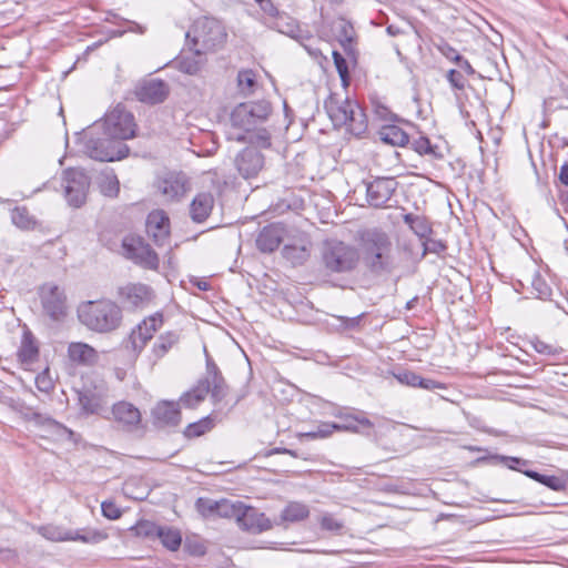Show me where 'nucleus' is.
Listing matches in <instances>:
<instances>
[{
  "label": "nucleus",
  "instance_id": "f257e3e1",
  "mask_svg": "<svg viewBox=\"0 0 568 568\" xmlns=\"http://www.w3.org/2000/svg\"><path fill=\"white\" fill-rule=\"evenodd\" d=\"M359 240L364 264L373 274H388L395 268L393 244L385 232L366 230L361 233Z\"/></svg>",
  "mask_w": 568,
  "mask_h": 568
},
{
  "label": "nucleus",
  "instance_id": "f03ea898",
  "mask_svg": "<svg viewBox=\"0 0 568 568\" xmlns=\"http://www.w3.org/2000/svg\"><path fill=\"white\" fill-rule=\"evenodd\" d=\"M186 39L190 41L194 54L202 57L222 49L226 43L227 32L220 20L201 17L186 32Z\"/></svg>",
  "mask_w": 568,
  "mask_h": 568
},
{
  "label": "nucleus",
  "instance_id": "7ed1b4c3",
  "mask_svg": "<svg viewBox=\"0 0 568 568\" xmlns=\"http://www.w3.org/2000/svg\"><path fill=\"white\" fill-rule=\"evenodd\" d=\"M207 394L211 395L214 405H219L227 394L225 379L216 364L211 359L206 362L204 378L200 379L191 390L181 396L180 403L185 407L192 408L203 402Z\"/></svg>",
  "mask_w": 568,
  "mask_h": 568
},
{
  "label": "nucleus",
  "instance_id": "20e7f679",
  "mask_svg": "<svg viewBox=\"0 0 568 568\" xmlns=\"http://www.w3.org/2000/svg\"><path fill=\"white\" fill-rule=\"evenodd\" d=\"M324 106L335 126H346L357 136L366 131V115L356 102L332 94Z\"/></svg>",
  "mask_w": 568,
  "mask_h": 568
},
{
  "label": "nucleus",
  "instance_id": "39448f33",
  "mask_svg": "<svg viewBox=\"0 0 568 568\" xmlns=\"http://www.w3.org/2000/svg\"><path fill=\"white\" fill-rule=\"evenodd\" d=\"M83 152L97 161L113 162L129 154V146L106 135L100 126H93L83 134Z\"/></svg>",
  "mask_w": 568,
  "mask_h": 568
},
{
  "label": "nucleus",
  "instance_id": "423d86ee",
  "mask_svg": "<svg viewBox=\"0 0 568 568\" xmlns=\"http://www.w3.org/2000/svg\"><path fill=\"white\" fill-rule=\"evenodd\" d=\"M358 250L343 241L327 240L321 248V262L327 273L353 272L359 263Z\"/></svg>",
  "mask_w": 568,
  "mask_h": 568
},
{
  "label": "nucleus",
  "instance_id": "0eeeda50",
  "mask_svg": "<svg viewBox=\"0 0 568 568\" xmlns=\"http://www.w3.org/2000/svg\"><path fill=\"white\" fill-rule=\"evenodd\" d=\"M271 111V104L265 100L240 103L231 113V125L233 129L243 130V133L250 132L263 123Z\"/></svg>",
  "mask_w": 568,
  "mask_h": 568
},
{
  "label": "nucleus",
  "instance_id": "6e6552de",
  "mask_svg": "<svg viewBox=\"0 0 568 568\" xmlns=\"http://www.w3.org/2000/svg\"><path fill=\"white\" fill-rule=\"evenodd\" d=\"M106 135L114 138L116 141L123 142L124 140L132 139L135 135L136 124L134 116L131 112L126 111L121 104H118L113 110L108 112L104 116L103 124L100 126Z\"/></svg>",
  "mask_w": 568,
  "mask_h": 568
},
{
  "label": "nucleus",
  "instance_id": "1a4fd4ad",
  "mask_svg": "<svg viewBox=\"0 0 568 568\" xmlns=\"http://www.w3.org/2000/svg\"><path fill=\"white\" fill-rule=\"evenodd\" d=\"M43 313L51 320H60L68 315V300L62 286L54 282L43 283L38 288Z\"/></svg>",
  "mask_w": 568,
  "mask_h": 568
},
{
  "label": "nucleus",
  "instance_id": "9d476101",
  "mask_svg": "<svg viewBox=\"0 0 568 568\" xmlns=\"http://www.w3.org/2000/svg\"><path fill=\"white\" fill-rule=\"evenodd\" d=\"M62 186L64 197L70 206L78 209L85 203L90 186V180L83 171H65L63 175Z\"/></svg>",
  "mask_w": 568,
  "mask_h": 568
},
{
  "label": "nucleus",
  "instance_id": "9b49d317",
  "mask_svg": "<svg viewBox=\"0 0 568 568\" xmlns=\"http://www.w3.org/2000/svg\"><path fill=\"white\" fill-rule=\"evenodd\" d=\"M122 254L134 263L148 268H156L159 265L156 253L139 237H124Z\"/></svg>",
  "mask_w": 568,
  "mask_h": 568
},
{
  "label": "nucleus",
  "instance_id": "f8f14e48",
  "mask_svg": "<svg viewBox=\"0 0 568 568\" xmlns=\"http://www.w3.org/2000/svg\"><path fill=\"white\" fill-rule=\"evenodd\" d=\"M79 320H119L120 307L111 300L85 301L77 308Z\"/></svg>",
  "mask_w": 568,
  "mask_h": 568
},
{
  "label": "nucleus",
  "instance_id": "ddd939ff",
  "mask_svg": "<svg viewBox=\"0 0 568 568\" xmlns=\"http://www.w3.org/2000/svg\"><path fill=\"white\" fill-rule=\"evenodd\" d=\"M397 181L393 178H376L366 183V201L376 209L385 207L397 189Z\"/></svg>",
  "mask_w": 568,
  "mask_h": 568
},
{
  "label": "nucleus",
  "instance_id": "4468645a",
  "mask_svg": "<svg viewBox=\"0 0 568 568\" xmlns=\"http://www.w3.org/2000/svg\"><path fill=\"white\" fill-rule=\"evenodd\" d=\"M169 84L161 79H145L139 82L134 89L135 98L146 104L162 103L169 95Z\"/></svg>",
  "mask_w": 568,
  "mask_h": 568
},
{
  "label": "nucleus",
  "instance_id": "2eb2a0df",
  "mask_svg": "<svg viewBox=\"0 0 568 568\" xmlns=\"http://www.w3.org/2000/svg\"><path fill=\"white\" fill-rule=\"evenodd\" d=\"M236 524L241 529L252 534H260L272 528V523L264 513L244 503L240 509Z\"/></svg>",
  "mask_w": 568,
  "mask_h": 568
},
{
  "label": "nucleus",
  "instance_id": "dca6fc26",
  "mask_svg": "<svg viewBox=\"0 0 568 568\" xmlns=\"http://www.w3.org/2000/svg\"><path fill=\"white\" fill-rule=\"evenodd\" d=\"M235 166L243 179L255 178L264 166V156L255 148H245L236 155Z\"/></svg>",
  "mask_w": 568,
  "mask_h": 568
},
{
  "label": "nucleus",
  "instance_id": "f3484780",
  "mask_svg": "<svg viewBox=\"0 0 568 568\" xmlns=\"http://www.w3.org/2000/svg\"><path fill=\"white\" fill-rule=\"evenodd\" d=\"M158 190L168 201L180 200L190 190V182L183 173H170L159 180Z\"/></svg>",
  "mask_w": 568,
  "mask_h": 568
},
{
  "label": "nucleus",
  "instance_id": "a211bd4d",
  "mask_svg": "<svg viewBox=\"0 0 568 568\" xmlns=\"http://www.w3.org/2000/svg\"><path fill=\"white\" fill-rule=\"evenodd\" d=\"M122 302L129 307H143L153 297L152 290L141 283H129L119 288Z\"/></svg>",
  "mask_w": 568,
  "mask_h": 568
},
{
  "label": "nucleus",
  "instance_id": "6ab92c4d",
  "mask_svg": "<svg viewBox=\"0 0 568 568\" xmlns=\"http://www.w3.org/2000/svg\"><path fill=\"white\" fill-rule=\"evenodd\" d=\"M38 532L41 536H43L45 539L51 540V541H64V540L77 541V540H80L83 542H89V541H99V540L105 538V536H103L100 532H94V534H92V536L89 537L85 535H81L79 532L63 530L62 528H60L58 526H53V525L40 526L38 528Z\"/></svg>",
  "mask_w": 568,
  "mask_h": 568
},
{
  "label": "nucleus",
  "instance_id": "aec40b11",
  "mask_svg": "<svg viewBox=\"0 0 568 568\" xmlns=\"http://www.w3.org/2000/svg\"><path fill=\"white\" fill-rule=\"evenodd\" d=\"M146 232L156 244H163L170 233V220L162 210H154L146 219Z\"/></svg>",
  "mask_w": 568,
  "mask_h": 568
},
{
  "label": "nucleus",
  "instance_id": "412c9836",
  "mask_svg": "<svg viewBox=\"0 0 568 568\" xmlns=\"http://www.w3.org/2000/svg\"><path fill=\"white\" fill-rule=\"evenodd\" d=\"M341 423H336V430L338 432H352L369 435L373 429V423L365 417L364 413L357 415L353 414H339Z\"/></svg>",
  "mask_w": 568,
  "mask_h": 568
},
{
  "label": "nucleus",
  "instance_id": "4be33fe9",
  "mask_svg": "<svg viewBox=\"0 0 568 568\" xmlns=\"http://www.w3.org/2000/svg\"><path fill=\"white\" fill-rule=\"evenodd\" d=\"M69 359L82 366H92L98 362V353L90 345L81 342H73L68 347Z\"/></svg>",
  "mask_w": 568,
  "mask_h": 568
},
{
  "label": "nucleus",
  "instance_id": "5701e85b",
  "mask_svg": "<svg viewBox=\"0 0 568 568\" xmlns=\"http://www.w3.org/2000/svg\"><path fill=\"white\" fill-rule=\"evenodd\" d=\"M283 236V229L277 224H271L265 226L256 239V245L260 251L264 253H271L275 251Z\"/></svg>",
  "mask_w": 568,
  "mask_h": 568
},
{
  "label": "nucleus",
  "instance_id": "b1692460",
  "mask_svg": "<svg viewBox=\"0 0 568 568\" xmlns=\"http://www.w3.org/2000/svg\"><path fill=\"white\" fill-rule=\"evenodd\" d=\"M214 206V197L210 192L199 193L190 205L191 219L196 223L204 222Z\"/></svg>",
  "mask_w": 568,
  "mask_h": 568
},
{
  "label": "nucleus",
  "instance_id": "393cba45",
  "mask_svg": "<svg viewBox=\"0 0 568 568\" xmlns=\"http://www.w3.org/2000/svg\"><path fill=\"white\" fill-rule=\"evenodd\" d=\"M114 419L123 426H135L141 420L140 410L128 402H120L112 408Z\"/></svg>",
  "mask_w": 568,
  "mask_h": 568
},
{
  "label": "nucleus",
  "instance_id": "a878e982",
  "mask_svg": "<svg viewBox=\"0 0 568 568\" xmlns=\"http://www.w3.org/2000/svg\"><path fill=\"white\" fill-rule=\"evenodd\" d=\"M154 418L166 425H178L181 419L179 403L162 402L159 403L153 409Z\"/></svg>",
  "mask_w": 568,
  "mask_h": 568
},
{
  "label": "nucleus",
  "instance_id": "bb28decb",
  "mask_svg": "<svg viewBox=\"0 0 568 568\" xmlns=\"http://www.w3.org/2000/svg\"><path fill=\"white\" fill-rule=\"evenodd\" d=\"M23 335L19 349V358L22 363H33L39 355V347L29 327L23 324Z\"/></svg>",
  "mask_w": 568,
  "mask_h": 568
},
{
  "label": "nucleus",
  "instance_id": "cd10ccee",
  "mask_svg": "<svg viewBox=\"0 0 568 568\" xmlns=\"http://www.w3.org/2000/svg\"><path fill=\"white\" fill-rule=\"evenodd\" d=\"M379 140L392 146H404L409 142L408 134L398 125H384L378 131Z\"/></svg>",
  "mask_w": 568,
  "mask_h": 568
},
{
  "label": "nucleus",
  "instance_id": "c85d7f7f",
  "mask_svg": "<svg viewBox=\"0 0 568 568\" xmlns=\"http://www.w3.org/2000/svg\"><path fill=\"white\" fill-rule=\"evenodd\" d=\"M155 331V322H140L129 336L133 349L141 351Z\"/></svg>",
  "mask_w": 568,
  "mask_h": 568
},
{
  "label": "nucleus",
  "instance_id": "c756f323",
  "mask_svg": "<svg viewBox=\"0 0 568 568\" xmlns=\"http://www.w3.org/2000/svg\"><path fill=\"white\" fill-rule=\"evenodd\" d=\"M230 139L237 142H245L260 148L271 146V135L266 129L252 130L246 133H230Z\"/></svg>",
  "mask_w": 568,
  "mask_h": 568
},
{
  "label": "nucleus",
  "instance_id": "7c9ffc66",
  "mask_svg": "<svg viewBox=\"0 0 568 568\" xmlns=\"http://www.w3.org/2000/svg\"><path fill=\"white\" fill-rule=\"evenodd\" d=\"M100 192L108 197H116L120 192V182L112 170L102 171L97 178Z\"/></svg>",
  "mask_w": 568,
  "mask_h": 568
},
{
  "label": "nucleus",
  "instance_id": "2f4dec72",
  "mask_svg": "<svg viewBox=\"0 0 568 568\" xmlns=\"http://www.w3.org/2000/svg\"><path fill=\"white\" fill-rule=\"evenodd\" d=\"M521 473L526 475L528 478L538 481L555 491H565L568 486V481L562 477L554 475H542L536 470L529 469L521 470Z\"/></svg>",
  "mask_w": 568,
  "mask_h": 568
},
{
  "label": "nucleus",
  "instance_id": "473e14b6",
  "mask_svg": "<svg viewBox=\"0 0 568 568\" xmlns=\"http://www.w3.org/2000/svg\"><path fill=\"white\" fill-rule=\"evenodd\" d=\"M310 515L308 507L300 501H291L281 513V523H297L306 519Z\"/></svg>",
  "mask_w": 568,
  "mask_h": 568
},
{
  "label": "nucleus",
  "instance_id": "72a5a7b5",
  "mask_svg": "<svg viewBox=\"0 0 568 568\" xmlns=\"http://www.w3.org/2000/svg\"><path fill=\"white\" fill-rule=\"evenodd\" d=\"M403 220L418 237L427 239L432 234V226L425 216L407 213Z\"/></svg>",
  "mask_w": 568,
  "mask_h": 568
},
{
  "label": "nucleus",
  "instance_id": "f704fd0d",
  "mask_svg": "<svg viewBox=\"0 0 568 568\" xmlns=\"http://www.w3.org/2000/svg\"><path fill=\"white\" fill-rule=\"evenodd\" d=\"M396 378L398 379V382L400 384L412 386V387H420V388H425V389H433V388L440 387V385L438 383H436L435 381L423 378L422 376H419L413 372H409V371L398 373L396 375Z\"/></svg>",
  "mask_w": 568,
  "mask_h": 568
},
{
  "label": "nucleus",
  "instance_id": "c9c22d12",
  "mask_svg": "<svg viewBox=\"0 0 568 568\" xmlns=\"http://www.w3.org/2000/svg\"><path fill=\"white\" fill-rule=\"evenodd\" d=\"M237 89L243 95H250L255 91L257 85L256 74L253 70H241L236 77Z\"/></svg>",
  "mask_w": 568,
  "mask_h": 568
},
{
  "label": "nucleus",
  "instance_id": "e433bc0d",
  "mask_svg": "<svg viewBox=\"0 0 568 568\" xmlns=\"http://www.w3.org/2000/svg\"><path fill=\"white\" fill-rule=\"evenodd\" d=\"M283 257L292 265H300L308 257V251L301 245H285L282 250Z\"/></svg>",
  "mask_w": 568,
  "mask_h": 568
},
{
  "label": "nucleus",
  "instance_id": "4c0bfd02",
  "mask_svg": "<svg viewBox=\"0 0 568 568\" xmlns=\"http://www.w3.org/2000/svg\"><path fill=\"white\" fill-rule=\"evenodd\" d=\"M242 505H243V503L239 501V500H236V501H233L230 499L217 500V505H215L216 506V511H215L216 515L215 516H219L222 518H233L236 520Z\"/></svg>",
  "mask_w": 568,
  "mask_h": 568
},
{
  "label": "nucleus",
  "instance_id": "58836bf2",
  "mask_svg": "<svg viewBox=\"0 0 568 568\" xmlns=\"http://www.w3.org/2000/svg\"><path fill=\"white\" fill-rule=\"evenodd\" d=\"M158 537L162 544L170 550H176L182 541L181 534L173 528L160 527L158 529Z\"/></svg>",
  "mask_w": 568,
  "mask_h": 568
},
{
  "label": "nucleus",
  "instance_id": "ea45409f",
  "mask_svg": "<svg viewBox=\"0 0 568 568\" xmlns=\"http://www.w3.org/2000/svg\"><path fill=\"white\" fill-rule=\"evenodd\" d=\"M318 524L323 530L339 535L344 529V523L329 513H322Z\"/></svg>",
  "mask_w": 568,
  "mask_h": 568
},
{
  "label": "nucleus",
  "instance_id": "a19ab883",
  "mask_svg": "<svg viewBox=\"0 0 568 568\" xmlns=\"http://www.w3.org/2000/svg\"><path fill=\"white\" fill-rule=\"evenodd\" d=\"M11 220L20 229H31L36 224L33 216L24 206L16 207L11 213Z\"/></svg>",
  "mask_w": 568,
  "mask_h": 568
},
{
  "label": "nucleus",
  "instance_id": "79ce46f5",
  "mask_svg": "<svg viewBox=\"0 0 568 568\" xmlns=\"http://www.w3.org/2000/svg\"><path fill=\"white\" fill-rule=\"evenodd\" d=\"M412 148L419 155H430L434 159H440L443 155L437 151L436 146L430 144L427 138L420 136L412 142Z\"/></svg>",
  "mask_w": 568,
  "mask_h": 568
},
{
  "label": "nucleus",
  "instance_id": "37998d69",
  "mask_svg": "<svg viewBox=\"0 0 568 568\" xmlns=\"http://www.w3.org/2000/svg\"><path fill=\"white\" fill-rule=\"evenodd\" d=\"M529 281L536 297L544 300L550 296L551 290L538 272H535Z\"/></svg>",
  "mask_w": 568,
  "mask_h": 568
},
{
  "label": "nucleus",
  "instance_id": "c03bdc74",
  "mask_svg": "<svg viewBox=\"0 0 568 568\" xmlns=\"http://www.w3.org/2000/svg\"><path fill=\"white\" fill-rule=\"evenodd\" d=\"M212 420L209 417H206L196 423L187 425V427L184 430V435L189 438L199 437L209 432L212 428Z\"/></svg>",
  "mask_w": 568,
  "mask_h": 568
},
{
  "label": "nucleus",
  "instance_id": "a18cd8bd",
  "mask_svg": "<svg viewBox=\"0 0 568 568\" xmlns=\"http://www.w3.org/2000/svg\"><path fill=\"white\" fill-rule=\"evenodd\" d=\"M353 36V27L347 22L342 21L338 28V41L345 51H349L352 49Z\"/></svg>",
  "mask_w": 568,
  "mask_h": 568
},
{
  "label": "nucleus",
  "instance_id": "49530a36",
  "mask_svg": "<svg viewBox=\"0 0 568 568\" xmlns=\"http://www.w3.org/2000/svg\"><path fill=\"white\" fill-rule=\"evenodd\" d=\"M203 67V60H196V59H190V58H183L179 62V69L180 71L190 74L195 75L197 74Z\"/></svg>",
  "mask_w": 568,
  "mask_h": 568
},
{
  "label": "nucleus",
  "instance_id": "de8ad7c7",
  "mask_svg": "<svg viewBox=\"0 0 568 568\" xmlns=\"http://www.w3.org/2000/svg\"><path fill=\"white\" fill-rule=\"evenodd\" d=\"M334 430H336V423H322L315 430L305 433L304 436L311 439L326 438L331 436Z\"/></svg>",
  "mask_w": 568,
  "mask_h": 568
},
{
  "label": "nucleus",
  "instance_id": "09e8293b",
  "mask_svg": "<svg viewBox=\"0 0 568 568\" xmlns=\"http://www.w3.org/2000/svg\"><path fill=\"white\" fill-rule=\"evenodd\" d=\"M332 54H333V59H334V64H335L336 70L341 77V80L344 85H347L348 80H349L347 62L339 52L333 51Z\"/></svg>",
  "mask_w": 568,
  "mask_h": 568
},
{
  "label": "nucleus",
  "instance_id": "8fccbe9b",
  "mask_svg": "<svg viewBox=\"0 0 568 568\" xmlns=\"http://www.w3.org/2000/svg\"><path fill=\"white\" fill-rule=\"evenodd\" d=\"M217 500L210 498H199L196 500V509L203 516H215Z\"/></svg>",
  "mask_w": 568,
  "mask_h": 568
},
{
  "label": "nucleus",
  "instance_id": "3c124183",
  "mask_svg": "<svg viewBox=\"0 0 568 568\" xmlns=\"http://www.w3.org/2000/svg\"><path fill=\"white\" fill-rule=\"evenodd\" d=\"M87 327L97 333H110L118 328V322H85Z\"/></svg>",
  "mask_w": 568,
  "mask_h": 568
},
{
  "label": "nucleus",
  "instance_id": "603ef678",
  "mask_svg": "<svg viewBox=\"0 0 568 568\" xmlns=\"http://www.w3.org/2000/svg\"><path fill=\"white\" fill-rule=\"evenodd\" d=\"M446 79L454 89L459 91L465 89L466 80L459 71L450 69L446 74Z\"/></svg>",
  "mask_w": 568,
  "mask_h": 568
},
{
  "label": "nucleus",
  "instance_id": "864d4df0",
  "mask_svg": "<svg viewBox=\"0 0 568 568\" xmlns=\"http://www.w3.org/2000/svg\"><path fill=\"white\" fill-rule=\"evenodd\" d=\"M102 514L108 519H118L121 517V510L112 501H103L101 504Z\"/></svg>",
  "mask_w": 568,
  "mask_h": 568
},
{
  "label": "nucleus",
  "instance_id": "5fc2aeb1",
  "mask_svg": "<svg viewBox=\"0 0 568 568\" xmlns=\"http://www.w3.org/2000/svg\"><path fill=\"white\" fill-rule=\"evenodd\" d=\"M160 527L155 526L154 524L150 521H142L138 524L136 526V534L141 536H151L156 535L158 536V529Z\"/></svg>",
  "mask_w": 568,
  "mask_h": 568
},
{
  "label": "nucleus",
  "instance_id": "6e6d98bb",
  "mask_svg": "<svg viewBox=\"0 0 568 568\" xmlns=\"http://www.w3.org/2000/svg\"><path fill=\"white\" fill-rule=\"evenodd\" d=\"M440 53L449 61L457 63L460 61V55L456 49L450 47L449 44H443L439 48Z\"/></svg>",
  "mask_w": 568,
  "mask_h": 568
},
{
  "label": "nucleus",
  "instance_id": "4d7b16f0",
  "mask_svg": "<svg viewBox=\"0 0 568 568\" xmlns=\"http://www.w3.org/2000/svg\"><path fill=\"white\" fill-rule=\"evenodd\" d=\"M80 402L82 404L83 409L91 414L97 413L99 409L98 402L92 400L85 395L80 397Z\"/></svg>",
  "mask_w": 568,
  "mask_h": 568
},
{
  "label": "nucleus",
  "instance_id": "13d9d810",
  "mask_svg": "<svg viewBox=\"0 0 568 568\" xmlns=\"http://www.w3.org/2000/svg\"><path fill=\"white\" fill-rule=\"evenodd\" d=\"M176 341L178 336L175 334H170L168 338H161V342L156 347L161 349V354H164Z\"/></svg>",
  "mask_w": 568,
  "mask_h": 568
},
{
  "label": "nucleus",
  "instance_id": "bf43d9fd",
  "mask_svg": "<svg viewBox=\"0 0 568 568\" xmlns=\"http://www.w3.org/2000/svg\"><path fill=\"white\" fill-rule=\"evenodd\" d=\"M258 6L270 17H275L278 12L272 0H261Z\"/></svg>",
  "mask_w": 568,
  "mask_h": 568
},
{
  "label": "nucleus",
  "instance_id": "052dcab7",
  "mask_svg": "<svg viewBox=\"0 0 568 568\" xmlns=\"http://www.w3.org/2000/svg\"><path fill=\"white\" fill-rule=\"evenodd\" d=\"M463 71H465L467 74L471 75L475 73L474 68L471 67L470 62L465 59L464 57L460 58V61L456 63Z\"/></svg>",
  "mask_w": 568,
  "mask_h": 568
},
{
  "label": "nucleus",
  "instance_id": "680f3d73",
  "mask_svg": "<svg viewBox=\"0 0 568 568\" xmlns=\"http://www.w3.org/2000/svg\"><path fill=\"white\" fill-rule=\"evenodd\" d=\"M558 179L561 184H564L565 186H568V163H564L560 166Z\"/></svg>",
  "mask_w": 568,
  "mask_h": 568
},
{
  "label": "nucleus",
  "instance_id": "e2e57ef3",
  "mask_svg": "<svg viewBox=\"0 0 568 568\" xmlns=\"http://www.w3.org/2000/svg\"><path fill=\"white\" fill-rule=\"evenodd\" d=\"M495 458L501 459L505 463H509L510 462V463H514V464H517V465H527L528 464V460L521 459V458H518V457L496 456Z\"/></svg>",
  "mask_w": 568,
  "mask_h": 568
},
{
  "label": "nucleus",
  "instance_id": "0e129e2a",
  "mask_svg": "<svg viewBox=\"0 0 568 568\" xmlns=\"http://www.w3.org/2000/svg\"><path fill=\"white\" fill-rule=\"evenodd\" d=\"M303 47L307 50L308 54L315 59H317L320 55H322L321 50L313 48L310 44L303 43Z\"/></svg>",
  "mask_w": 568,
  "mask_h": 568
},
{
  "label": "nucleus",
  "instance_id": "69168bd1",
  "mask_svg": "<svg viewBox=\"0 0 568 568\" xmlns=\"http://www.w3.org/2000/svg\"><path fill=\"white\" fill-rule=\"evenodd\" d=\"M271 454H288L293 457H297V453L287 448H274L270 452Z\"/></svg>",
  "mask_w": 568,
  "mask_h": 568
},
{
  "label": "nucleus",
  "instance_id": "338daca9",
  "mask_svg": "<svg viewBox=\"0 0 568 568\" xmlns=\"http://www.w3.org/2000/svg\"><path fill=\"white\" fill-rule=\"evenodd\" d=\"M535 348L536 351H538L539 353H549L550 352V347L548 345H546L544 342H540L538 341L536 344H535Z\"/></svg>",
  "mask_w": 568,
  "mask_h": 568
},
{
  "label": "nucleus",
  "instance_id": "774afa93",
  "mask_svg": "<svg viewBox=\"0 0 568 568\" xmlns=\"http://www.w3.org/2000/svg\"><path fill=\"white\" fill-rule=\"evenodd\" d=\"M387 32L392 36H396L399 33V29L394 27V26H388L387 27Z\"/></svg>",
  "mask_w": 568,
  "mask_h": 568
}]
</instances>
